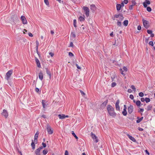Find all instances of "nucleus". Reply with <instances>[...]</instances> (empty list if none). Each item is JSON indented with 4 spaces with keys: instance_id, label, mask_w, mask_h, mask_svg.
Returning <instances> with one entry per match:
<instances>
[{
    "instance_id": "34",
    "label": "nucleus",
    "mask_w": 155,
    "mask_h": 155,
    "mask_svg": "<svg viewBox=\"0 0 155 155\" xmlns=\"http://www.w3.org/2000/svg\"><path fill=\"white\" fill-rule=\"evenodd\" d=\"M137 120H136V122L137 123H139L142 121L139 117H137Z\"/></svg>"
},
{
    "instance_id": "17",
    "label": "nucleus",
    "mask_w": 155,
    "mask_h": 155,
    "mask_svg": "<svg viewBox=\"0 0 155 155\" xmlns=\"http://www.w3.org/2000/svg\"><path fill=\"white\" fill-rule=\"evenodd\" d=\"M127 135L128 137L133 142H135L136 141V139L134 138V137H132L130 135L128 134H127Z\"/></svg>"
},
{
    "instance_id": "53",
    "label": "nucleus",
    "mask_w": 155,
    "mask_h": 155,
    "mask_svg": "<svg viewBox=\"0 0 155 155\" xmlns=\"http://www.w3.org/2000/svg\"><path fill=\"white\" fill-rule=\"evenodd\" d=\"M123 69L125 71H127V68L126 67H124Z\"/></svg>"
},
{
    "instance_id": "2",
    "label": "nucleus",
    "mask_w": 155,
    "mask_h": 155,
    "mask_svg": "<svg viewBox=\"0 0 155 155\" xmlns=\"http://www.w3.org/2000/svg\"><path fill=\"white\" fill-rule=\"evenodd\" d=\"M119 18V20L120 21H122L124 18V17L123 16V15L121 13H119L118 14H115L114 15V18H113V19L114 20H115V18Z\"/></svg>"
},
{
    "instance_id": "18",
    "label": "nucleus",
    "mask_w": 155,
    "mask_h": 155,
    "mask_svg": "<svg viewBox=\"0 0 155 155\" xmlns=\"http://www.w3.org/2000/svg\"><path fill=\"white\" fill-rule=\"evenodd\" d=\"M90 8L93 11H94L96 10V8L95 5L94 4H92L90 5Z\"/></svg>"
},
{
    "instance_id": "22",
    "label": "nucleus",
    "mask_w": 155,
    "mask_h": 155,
    "mask_svg": "<svg viewBox=\"0 0 155 155\" xmlns=\"http://www.w3.org/2000/svg\"><path fill=\"white\" fill-rule=\"evenodd\" d=\"M58 117L60 119H63L65 118L64 114H59Z\"/></svg>"
},
{
    "instance_id": "44",
    "label": "nucleus",
    "mask_w": 155,
    "mask_h": 155,
    "mask_svg": "<svg viewBox=\"0 0 155 155\" xmlns=\"http://www.w3.org/2000/svg\"><path fill=\"white\" fill-rule=\"evenodd\" d=\"M139 96L140 97H142L143 96V93L142 92H140L139 94Z\"/></svg>"
},
{
    "instance_id": "40",
    "label": "nucleus",
    "mask_w": 155,
    "mask_h": 155,
    "mask_svg": "<svg viewBox=\"0 0 155 155\" xmlns=\"http://www.w3.org/2000/svg\"><path fill=\"white\" fill-rule=\"evenodd\" d=\"M44 2L45 4L47 5H48L49 4V2L48 0H44Z\"/></svg>"
},
{
    "instance_id": "4",
    "label": "nucleus",
    "mask_w": 155,
    "mask_h": 155,
    "mask_svg": "<svg viewBox=\"0 0 155 155\" xmlns=\"http://www.w3.org/2000/svg\"><path fill=\"white\" fill-rule=\"evenodd\" d=\"M83 9L84 10V13L87 17H88L89 15V9L86 6H84Z\"/></svg>"
},
{
    "instance_id": "52",
    "label": "nucleus",
    "mask_w": 155,
    "mask_h": 155,
    "mask_svg": "<svg viewBox=\"0 0 155 155\" xmlns=\"http://www.w3.org/2000/svg\"><path fill=\"white\" fill-rule=\"evenodd\" d=\"M35 91L37 92V93H39V89L37 88V87H36L35 89Z\"/></svg>"
},
{
    "instance_id": "21",
    "label": "nucleus",
    "mask_w": 155,
    "mask_h": 155,
    "mask_svg": "<svg viewBox=\"0 0 155 155\" xmlns=\"http://www.w3.org/2000/svg\"><path fill=\"white\" fill-rule=\"evenodd\" d=\"M121 6L120 4H117L116 5L117 10V11H119L121 8Z\"/></svg>"
},
{
    "instance_id": "12",
    "label": "nucleus",
    "mask_w": 155,
    "mask_h": 155,
    "mask_svg": "<svg viewBox=\"0 0 155 155\" xmlns=\"http://www.w3.org/2000/svg\"><path fill=\"white\" fill-rule=\"evenodd\" d=\"M11 20L14 22L17 21L18 20V18L17 15H14L11 17Z\"/></svg>"
},
{
    "instance_id": "26",
    "label": "nucleus",
    "mask_w": 155,
    "mask_h": 155,
    "mask_svg": "<svg viewBox=\"0 0 155 155\" xmlns=\"http://www.w3.org/2000/svg\"><path fill=\"white\" fill-rule=\"evenodd\" d=\"M128 21L127 20L124 21L123 23L124 25L125 26H127L128 25Z\"/></svg>"
},
{
    "instance_id": "41",
    "label": "nucleus",
    "mask_w": 155,
    "mask_h": 155,
    "mask_svg": "<svg viewBox=\"0 0 155 155\" xmlns=\"http://www.w3.org/2000/svg\"><path fill=\"white\" fill-rule=\"evenodd\" d=\"M36 48H38V46H39V42L38 41H36Z\"/></svg>"
},
{
    "instance_id": "11",
    "label": "nucleus",
    "mask_w": 155,
    "mask_h": 155,
    "mask_svg": "<svg viewBox=\"0 0 155 155\" xmlns=\"http://www.w3.org/2000/svg\"><path fill=\"white\" fill-rule=\"evenodd\" d=\"M120 103V101L119 100H118L116 103H115V108L117 110L119 111L120 110V107L119 105V104Z\"/></svg>"
},
{
    "instance_id": "27",
    "label": "nucleus",
    "mask_w": 155,
    "mask_h": 155,
    "mask_svg": "<svg viewBox=\"0 0 155 155\" xmlns=\"http://www.w3.org/2000/svg\"><path fill=\"white\" fill-rule=\"evenodd\" d=\"M136 104L138 107H140V106L141 102L139 100L137 101L136 102Z\"/></svg>"
},
{
    "instance_id": "47",
    "label": "nucleus",
    "mask_w": 155,
    "mask_h": 155,
    "mask_svg": "<svg viewBox=\"0 0 155 155\" xmlns=\"http://www.w3.org/2000/svg\"><path fill=\"white\" fill-rule=\"evenodd\" d=\"M149 44L150 45L152 46H153V41H150L149 42Z\"/></svg>"
},
{
    "instance_id": "24",
    "label": "nucleus",
    "mask_w": 155,
    "mask_h": 155,
    "mask_svg": "<svg viewBox=\"0 0 155 155\" xmlns=\"http://www.w3.org/2000/svg\"><path fill=\"white\" fill-rule=\"evenodd\" d=\"M83 17H82V16H80L79 17V19L81 21H84L85 20V16L84 15L83 16Z\"/></svg>"
},
{
    "instance_id": "59",
    "label": "nucleus",
    "mask_w": 155,
    "mask_h": 155,
    "mask_svg": "<svg viewBox=\"0 0 155 155\" xmlns=\"http://www.w3.org/2000/svg\"><path fill=\"white\" fill-rule=\"evenodd\" d=\"M132 91L130 89H129L127 90V92L129 93H131L132 92Z\"/></svg>"
},
{
    "instance_id": "19",
    "label": "nucleus",
    "mask_w": 155,
    "mask_h": 155,
    "mask_svg": "<svg viewBox=\"0 0 155 155\" xmlns=\"http://www.w3.org/2000/svg\"><path fill=\"white\" fill-rule=\"evenodd\" d=\"M43 73L41 71L39 73V79L41 80H42L43 79Z\"/></svg>"
},
{
    "instance_id": "57",
    "label": "nucleus",
    "mask_w": 155,
    "mask_h": 155,
    "mask_svg": "<svg viewBox=\"0 0 155 155\" xmlns=\"http://www.w3.org/2000/svg\"><path fill=\"white\" fill-rule=\"evenodd\" d=\"M73 43L72 42H71L70 43L69 47H73Z\"/></svg>"
},
{
    "instance_id": "14",
    "label": "nucleus",
    "mask_w": 155,
    "mask_h": 155,
    "mask_svg": "<svg viewBox=\"0 0 155 155\" xmlns=\"http://www.w3.org/2000/svg\"><path fill=\"white\" fill-rule=\"evenodd\" d=\"M91 136L93 139H95V141L96 143H97L98 142L97 137L95 134L91 132Z\"/></svg>"
},
{
    "instance_id": "62",
    "label": "nucleus",
    "mask_w": 155,
    "mask_h": 155,
    "mask_svg": "<svg viewBox=\"0 0 155 155\" xmlns=\"http://www.w3.org/2000/svg\"><path fill=\"white\" fill-rule=\"evenodd\" d=\"M64 154L65 155H68V152L67 150H65Z\"/></svg>"
},
{
    "instance_id": "55",
    "label": "nucleus",
    "mask_w": 155,
    "mask_h": 155,
    "mask_svg": "<svg viewBox=\"0 0 155 155\" xmlns=\"http://www.w3.org/2000/svg\"><path fill=\"white\" fill-rule=\"evenodd\" d=\"M42 145H43V147L44 148L46 146V144L45 143H44V142H43L42 143Z\"/></svg>"
},
{
    "instance_id": "45",
    "label": "nucleus",
    "mask_w": 155,
    "mask_h": 155,
    "mask_svg": "<svg viewBox=\"0 0 155 155\" xmlns=\"http://www.w3.org/2000/svg\"><path fill=\"white\" fill-rule=\"evenodd\" d=\"M130 87L134 91H135L136 88L135 86L134 85H132Z\"/></svg>"
},
{
    "instance_id": "1",
    "label": "nucleus",
    "mask_w": 155,
    "mask_h": 155,
    "mask_svg": "<svg viewBox=\"0 0 155 155\" xmlns=\"http://www.w3.org/2000/svg\"><path fill=\"white\" fill-rule=\"evenodd\" d=\"M107 110L110 116L115 117L116 116V113L114 112V109L110 105L107 106Z\"/></svg>"
},
{
    "instance_id": "9",
    "label": "nucleus",
    "mask_w": 155,
    "mask_h": 155,
    "mask_svg": "<svg viewBox=\"0 0 155 155\" xmlns=\"http://www.w3.org/2000/svg\"><path fill=\"white\" fill-rule=\"evenodd\" d=\"M2 115L4 116L5 118H7L8 116V113L7 110L4 109L2 113Z\"/></svg>"
},
{
    "instance_id": "56",
    "label": "nucleus",
    "mask_w": 155,
    "mask_h": 155,
    "mask_svg": "<svg viewBox=\"0 0 155 155\" xmlns=\"http://www.w3.org/2000/svg\"><path fill=\"white\" fill-rule=\"evenodd\" d=\"M133 5H130L129 7V9L131 10H132L133 9Z\"/></svg>"
},
{
    "instance_id": "64",
    "label": "nucleus",
    "mask_w": 155,
    "mask_h": 155,
    "mask_svg": "<svg viewBox=\"0 0 155 155\" xmlns=\"http://www.w3.org/2000/svg\"><path fill=\"white\" fill-rule=\"evenodd\" d=\"M28 35L29 36L31 37H32L33 36V35L30 32H29L28 33Z\"/></svg>"
},
{
    "instance_id": "60",
    "label": "nucleus",
    "mask_w": 155,
    "mask_h": 155,
    "mask_svg": "<svg viewBox=\"0 0 155 155\" xmlns=\"http://www.w3.org/2000/svg\"><path fill=\"white\" fill-rule=\"evenodd\" d=\"M138 129L140 131H142L143 130V129L140 127L138 128Z\"/></svg>"
},
{
    "instance_id": "23",
    "label": "nucleus",
    "mask_w": 155,
    "mask_h": 155,
    "mask_svg": "<svg viewBox=\"0 0 155 155\" xmlns=\"http://www.w3.org/2000/svg\"><path fill=\"white\" fill-rule=\"evenodd\" d=\"M31 146L32 147V149L34 150L35 148V145L33 140H32V142L31 143Z\"/></svg>"
},
{
    "instance_id": "33",
    "label": "nucleus",
    "mask_w": 155,
    "mask_h": 155,
    "mask_svg": "<svg viewBox=\"0 0 155 155\" xmlns=\"http://www.w3.org/2000/svg\"><path fill=\"white\" fill-rule=\"evenodd\" d=\"M145 101L147 103H148L150 102V99L149 98L146 97L145 98Z\"/></svg>"
},
{
    "instance_id": "54",
    "label": "nucleus",
    "mask_w": 155,
    "mask_h": 155,
    "mask_svg": "<svg viewBox=\"0 0 155 155\" xmlns=\"http://www.w3.org/2000/svg\"><path fill=\"white\" fill-rule=\"evenodd\" d=\"M123 2L124 3V4H127L128 3V0H124Z\"/></svg>"
},
{
    "instance_id": "51",
    "label": "nucleus",
    "mask_w": 155,
    "mask_h": 155,
    "mask_svg": "<svg viewBox=\"0 0 155 155\" xmlns=\"http://www.w3.org/2000/svg\"><path fill=\"white\" fill-rule=\"evenodd\" d=\"M132 5L133 6L134 5L136 4L135 1L134 0H132Z\"/></svg>"
},
{
    "instance_id": "38",
    "label": "nucleus",
    "mask_w": 155,
    "mask_h": 155,
    "mask_svg": "<svg viewBox=\"0 0 155 155\" xmlns=\"http://www.w3.org/2000/svg\"><path fill=\"white\" fill-rule=\"evenodd\" d=\"M71 35L73 38H75L76 37L75 34L74 32H72L71 33Z\"/></svg>"
},
{
    "instance_id": "48",
    "label": "nucleus",
    "mask_w": 155,
    "mask_h": 155,
    "mask_svg": "<svg viewBox=\"0 0 155 155\" xmlns=\"http://www.w3.org/2000/svg\"><path fill=\"white\" fill-rule=\"evenodd\" d=\"M80 91L81 95H82L83 96L85 95V94L83 91L81 90H80Z\"/></svg>"
},
{
    "instance_id": "50",
    "label": "nucleus",
    "mask_w": 155,
    "mask_h": 155,
    "mask_svg": "<svg viewBox=\"0 0 155 155\" xmlns=\"http://www.w3.org/2000/svg\"><path fill=\"white\" fill-rule=\"evenodd\" d=\"M129 97L132 100H133L134 98V96L132 94H130L129 96Z\"/></svg>"
},
{
    "instance_id": "25",
    "label": "nucleus",
    "mask_w": 155,
    "mask_h": 155,
    "mask_svg": "<svg viewBox=\"0 0 155 155\" xmlns=\"http://www.w3.org/2000/svg\"><path fill=\"white\" fill-rule=\"evenodd\" d=\"M40 150L38 149H37L35 151V153L36 155H40Z\"/></svg>"
},
{
    "instance_id": "5",
    "label": "nucleus",
    "mask_w": 155,
    "mask_h": 155,
    "mask_svg": "<svg viewBox=\"0 0 155 155\" xmlns=\"http://www.w3.org/2000/svg\"><path fill=\"white\" fill-rule=\"evenodd\" d=\"M142 21L143 25L145 28L147 29L149 27V21L144 19H143Z\"/></svg>"
},
{
    "instance_id": "28",
    "label": "nucleus",
    "mask_w": 155,
    "mask_h": 155,
    "mask_svg": "<svg viewBox=\"0 0 155 155\" xmlns=\"http://www.w3.org/2000/svg\"><path fill=\"white\" fill-rule=\"evenodd\" d=\"M38 134L39 133L38 131H37L35 135L34 140H36L37 139H38Z\"/></svg>"
},
{
    "instance_id": "39",
    "label": "nucleus",
    "mask_w": 155,
    "mask_h": 155,
    "mask_svg": "<svg viewBox=\"0 0 155 155\" xmlns=\"http://www.w3.org/2000/svg\"><path fill=\"white\" fill-rule=\"evenodd\" d=\"M69 56L70 57H73L74 55L71 52H69L68 53Z\"/></svg>"
},
{
    "instance_id": "37",
    "label": "nucleus",
    "mask_w": 155,
    "mask_h": 155,
    "mask_svg": "<svg viewBox=\"0 0 155 155\" xmlns=\"http://www.w3.org/2000/svg\"><path fill=\"white\" fill-rule=\"evenodd\" d=\"M48 152V151L47 150H45L43 151V153L44 155H46Z\"/></svg>"
},
{
    "instance_id": "43",
    "label": "nucleus",
    "mask_w": 155,
    "mask_h": 155,
    "mask_svg": "<svg viewBox=\"0 0 155 155\" xmlns=\"http://www.w3.org/2000/svg\"><path fill=\"white\" fill-rule=\"evenodd\" d=\"M116 85V84L115 82H113L111 84V86L112 87H114Z\"/></svg>"
},
{
    "instance_id": "10",
    "label": "nucleus",
    "mask_w": 155,
    "mask_h": 155,
    "mask_svg": "<svg viewBox=\"0 0 155 155\" xmlns=\"http://www.w3.org/2000/svg\"><path fill=\"white\" fill-rule=\"evenodd\" d=\"M150 4V2L149 0H145L143 3V5L144 7L145 8L147 7L148 5H149Z\"/></svg>"
},
{
    "instance_id": "61",
    "label": "nucleus",
    "mask_w": 155,
    "mask_h": 155,
    "mask_svg": "<svg viewBox=\"0 0 155 155\" xmlns=\"http://www.w3.org/2000/svg\"><path fill=\"white\" fill-rule=\"evenodd\" d=\"M141 101L142 102H143L145 101V99H144V98H141L140 99Z\"/></svg>"
},
{
    "instance_id": "30",
    "label": "nucleus",
    "mask_w": 155,
    "mask_h": 155,
    "mask_svg": "<svg viewBox=\"0 0 155 155\" xmlns=\"http://www.w3.org/2000/svg\"><path fill=\"white\" fill-rule=\"evenodd\" d=\"M45 101L44 100H43L42 102V104L43 106V107L44 108H45V107L46 106V105L45 103Z\"/></svg>"
},
{
    "instance_id": "46",
    "label": "nucleus",
    "mask_w": 155,
    "mask_h": 155,
    "mask_svg": "<svg viewBox=\"0 0 155 155\" xmlns=\"http://www.w3.org/2000/svg\"><path fill=\"white\" fill-rule=\"evenodd\" d=\"M36 52H37V54H38V55L39 57L40 58L41 57V55L38 51V48H36Z\"/></svg>"
},
{
    "instance_id": "20",
    "label": "nucleus",
    "mask_w": 155,
    "mask_h": 155,
    "mask_svg": "<svg viewBox=\"0 0 155 155\" xmlns=\"http://www.w3.org/2000/svg\"><path fill=\"white\" fill-rule=\"evenodd\" d=\"M46 73L49 76L50 78L51 77V73L50 71L48 68H46Z\"/></svg>"
},
{
    "instance_id": "7",
    "label": "nucleus",
    "mask_w": 155,
    "mask_h": 155,
    "mask_svg": "<svg viewBox=\"0 0 155 155\" xmlns=\"http://www.w3.org/2000/svg\"><path fill=\"white\" fill-rule=\"evenodd\" d=\"M108 100H107L106 101L104 102L103 103L101 104L100 106V108L102 110L104 109L105 108L108 102Z\"/></svg>"
},
{
    "instance_id": "49",
    "label": "nucleus",
    "mask_w": 155,
    "mask_h": 155,
    "mask_svg": "<svg viewBox=\"0 0 155 155\" xmlns=\"http://www.w3.org/2000/svg\"><path fill=\"white\" fill-rule=\"evenodd\" d=\"M147 32L149 34H151L152 33V31L151 30H148Z\"/></svg>"
},
{
    "instance_id": "6",
    "label": "nucleus",
    "mask_w": 155,
    "mask_h": 155,
    "mask_svg": "<svg viewBox=\"0 0 155 155\" xmlns=\"http://www.w3.org/2000/svg\"><path fill=\"white\" fill-rule=\"evenodd\" d=\"M47 131L48 133L50 134H52L53 133V130L51 129V127L49 125H47Z\"/></svg>"
},
{
    "instance_id": "31",
    "label": "nucleus",
    "mask_w": 155,
    "mask_h": 155,
    "mask_svg": "<svg viewBox=\"0 0 155 155\" xmlns=\"http://www.w3.org/2000/svg\"><path fill=\"white\" fill-rule=\"evenodd\" d=\"M152 108V106L151 105H149L147 107V110H150Z\"/></svg>"
},
{
    "instance_id": "36",
    "label": "nucleus",
    "mask_w": 155,
    "mask_h": 155,
    "mask_svg": "<svg viewBox=\"0 0 155 155\" xmlns=\"http://www.w3.org/2000/svg\"><path fill=\"white\" fill-rule=\"evenodd\" d=\"M117 25L118 26L121 27V22L120 21H118L117 23Z\"/></svg>"
},
{
    "instance_id": "35",
    "label": "nucleus",
    "mask_w": 155,
    "mask_h": 155,
    "mask_svg": "<svg viewBox=\"0 0 155 155\" xmlns=\"http://www.w3.org/2000/svg\"><path fill=\"white\" fill-rule=\"evenodd\" d=\"M147 10L148 12H150L151 11V8L150 7H147Z\"/></svg>"
},
{
    "instance_id": "3",
    "label": "nucleus",
    "mask_w": 155,
    "mask_h": 155,
    "mask_svg": "<svg viewBox=\"0 0 155 155\" xmlns=\"http://www.w3.org/2000/svg\"><path fill=\"white\" fill-rule=\"evenodd\" d=\"M12 73L13 70H10L8 71L6 74L5 78V79L8 81L10 78L11 75L12 74Z\"/></svg>"
},
{
    "instance_id": "58",
    "label": "nucleus",
    "mask_w": 155,
    "mask_h": 155,
    "mask_svg": "<svg viewBox=\"0 0 155 155\" xmlns=\"http://www.w3.org/2000/svg\"><path fill=\"white\" fill-rule=\"evenodd\" d=\"M141 29V26L140 25H138L137 26V29L138 30H140Z\"/></svg>"
},
{
    "instance_id": "42",
    "label": "nucleus",
    "mask_w": 155,
    "mask_h": 155,
    "mask_svg": "<svg viewBox=\"0 0 155 155\" xmlns=\"http://www.w3.org/2000/svg\"><path fill=\"white\" fill-rule=\"evenodd\" d=\"M120 71L121 74L123 75L124 76L125 75V74H124V71L122 69L120 68Z\"/></svg>"
},
{
    "instance_id": "15",
    "label": "nucleus",
    "mask_w": 155,
    "mask_h": 155,
    "mask_svg": "<svg viewBox=\"0 0 155 155\" xmlns=\"http://www.w3.org/2000/svg\"><path fill=\"white\" fill-rule=\"evenodd\" d=\"M127 107L125 105H124V109L122 112V114L123 115L125 116L127 115V113L126 110Z\"/></svg>"
},
{
    "instance_id": "16",
    "label": "nucleus",
    "mask_w": 155,
    "mask_h": 155,
    "mask_svg": "<svg viewBox=\"0 0 155 155\" xmlns=\"http://www.w3.org/2000/svg\"><path fill=\"white\" fill-rule=\"evenodd\" d=\"M35 59L37 67L39 68H41V64L39 60L36 57H35Z\"/></svg>"
},
{
    "instance_id": "63",
    "label": "nucleus",
    "mask_w": 155,
    "mask_h": 155,
    "mask_svg": "<svg viewBox=\"0 0 155 155\" xmlns=\"http://www.w3.org/2000/svg\"><path fill=\"white\" fill-rule=\"evenodd\" d=\"M49 54L50 55V56L52 57H53L54 55V53L51 52H50L49 53Z\"/></svg>"
},
{
    "instance_id": "8",
    "label": "nucleus",
    "mask_w": 155,
    "mask_h": 155,
    "mask_svg": "<svg viewBox=\"0 0 155 155\" xmlns=\"http://www.w3.org/2000/svg\"><path fill=\"white\" fill-rule=\"evenodd\" d=\"M21 19L23 24H27V20L24 16L22 15L21 17Z\"/></svg>"
},
{
    "instance_id": "29",
    "label": "nucleus",
    "mask_w": 155,
    "mask_h": 155,
    "mask_svg": "<svg viewBox=\"0 0 155 155\" xmlns=\"http://www.w3.org/2000/svg\"><path fill=\"white\" fill-rule=\"evenodd\" d=\"M72 134L73 135V136H74L75 137L76 139H77V140L78 139V137L76 136V134L74 133V131H72Z\"/></svg>"
},
{
    "instance_id": "32",
    "label": "nucleus",
    "mask_w": 155,
    "mask_h": 155,
    "mask_svg": "<svg viewBox=\"0 0 155 155\" xmlns=\"http://www.w3.org/2000/svg\"><path fill=\"white\" fill-rule=\"evenodd\" d=\"M76 23H77L76 20V19H74V21H73V25H74V27L75 28L77 27Z\"/></svg>"
},
{
    "instance_id": "13",
    "label": "nucleus",
    "mask_w": 155,
    "mask_h": 155,
    "mask_svg": "<svg viewBox=\"0 0 155 155\" xmlns=\"http://www.w3.org/2000/svg\"><path fill=\"white\" fill-rule=\"evenodd\" d=\"M133 106L130 105L128 107V111L129 114H131L133 111Z\"/></svg>"
}]
</instances>
